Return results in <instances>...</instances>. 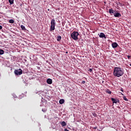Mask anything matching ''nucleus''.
<instances>
[{
  "instance_id": "6",
  "label": "nucleus",
  "mask_w": 131,
  "mask_h": 131,
  "mask_svg": "<svg viewBox=\"0 0 131 131\" xmlns=\"http://www.w3.org/2000/svg\"><path fill=\"white\" fill-rule=\"evenodd\" d=\"M99 37H100V38H106V35H105L104 33H100L99 35Z\"/></svg>"
},
{
  "instance_id": "23",
  "label": "nucleus",
  "mask_w": 131,
  "mask_h": 131,
  "mask_svg": "<svg viewBox=\"0 0 131 131\" xmlns=\"http://www.w3.org/2000/svg\"><path fill=\"white\" fill-rule=\"evenodd\" d=\"M3 29V26H0V30H2Z\"/></svg>"
},
{
  "instance_id": "4",
  "label": "nucleus",
  "mask_w": 131,
  "mask_h": 131,
  "mask_svg": "<svg viewBox=\"0 0 131 131\" xmlns=\"http://www.w3.org/2000/svg\"><path fill=\"white\" fill-rule=\"evenodd\" d=\"M22 73H23V71L21 70V69L14 70V74L15 75H21Z\"/></svg>"
},
{
  "instance_id": "28",
  "label": "nucleus",
  "mask_w": 131,
  "mask_h": 131,
  "mask_svg": "<svg viewBox=\"0 0 131 131\" xmlns=\"http://www.w3.org/2000/svg\"><path fill=\"white\" fill-rule=\"evenodd\" d=\"M67 53H68V52H67L66 53L67 54Z\"/></svg>"
},
{
  "instance_id": "19",
  "label": "nucleus",
  "mask_w": 131,
  "mask_h": 131,
  "mask_svg": "<svg viewBox=\"0 0 131 131\" xmlns=\"http://www.w3.org/2000/svg\"><path fill=\"white\" fill-rule=\"evenodd\" d=\"M106 93L111 95V94H112V92L110 90H107Z\"/></svg>"
},
{
  "instance_id": "5",
  "label": "nucleus",
  "mask_w": 131,
  "mask_h": 131,
  "mask_svg": "<svg viewBox=\"0 0 131 131\" xmlns=\"http://www.w3.org/2000/svg\"><path fill=\"white\" fill-rule=\"evenodd\" d=\"M112 48H113V49H115L118 47V44H117V43H116V42H114L112 43Z\"/></svg>"
},
{
  "instance_id": "14",
  "label": "nucleus",
  "mask_w": 131,
  "mask_h": 131,
  "mask_svg": "<svg viewBox=\"0 0 131 131\" xmlns=\"http://www.w3.org/2000/svg\"><path fill=\"white\" fill-rule=\"evenodd\" d=\"M10 5H13L14 4V0H9Z\"/></svg>"
},
{
  "instance_id": "2",
  "label": "nucleus",
  "mask_w": 131,
  "mask_h": 131,
  "mask_svg": "<svg viewBox=\"0 0 131 131\" xmlns=\"http://www.w3.org/2000/svg\"><path fill=\"white\" fill-rule=\"evenodd\" d=\"M78 35H79V33L75 31L73 32L71 34L72 38L74 40H77V39H78Z\"/></svg>"
},
{
  "instance_id": "18",
  "label": "nucleus",
  "mask_w": 131,
  "mask_h": 131,
  "mask_svg": "<svg viewBox=\"0 0 131 131\" xmlns=\"http://www.w3.org/2000/svg\"><path fill=\"white\" fill-rule=\"evenodd\" d=\"M9 22L10 23H11V24H13V23H14V20H13V19H10L9 20Z\"/></svg>"
},
{
  "instance_id": "16",
  "label": "nucleus",
  "mask_w": 131,
  "mask_h": 131,
  "mask_svg": "<svg viewBox=\"0 0 131 131\" xmlns=\"http://www.w3.org/2000/svg\"><path fill=\"white\" fill-rule=\"evenodd\" d=\"M123 100H124V101H126V102H127V101H128V99H127V98H126V97H125V96H124L123 97Z\"/></svg>"
},
{
  "instance_id": "1",
  "label": "nucleus",
  "mask_w": 131,
  "mask_h": 131,
  "mask_svg": "<svg viewBox=\"0 0 131 131\" xmlns=\"http://www.w3.org/2000/svg\"><path fill=\"white\" fill-rule=\"evenodd\" d=\"M124 74L123 70L119 67H115L113 72V75L116 77H120Z\"/></svg>"
},
{
  "instance_id": "22",
  "label": "nucleus",
  "mask_w": 131,
  "mask_h": 131,
  "mask_svg": "<svg viewBox=\"0 0 131 131\" xmlns=\"http://www.w3.org/2000/svg\"><path fill=\"white\" fill-rule=\"evenodd\" d=\"M81 83H82L83 84H84V83H85V81H82Z\"/></svg>"
},
{
  "instance_id": "26",
  "label": "nucleus",
  "mask_w": 131,
  "mask_h": 131,
  "mask_svg": "<svg viewBox=\"0 0 131 131\" xmlns=\"http://www.w3.org/2000/svg\"><path fill=\"white\" fill-rule=\"evenodd\" d=\"M121 91L123 92V89H121Z\"/></svg>"
},
{
  "instance_id": "15",
  "label": "nucleus",
  "mask_w": 131,
  "mask_h": 131,
  "mask_svg": "<svg viewBox=\"0 0 131 131\" xmlns=\"http://www.w3.org/2000/svg\"><path fill=\"white\" fill-rule=\"evenodd\" d=\"M20 28H21V29L23 30H26V29L25 28V27L23 25H21L20 26Z\"/></svg>"
},
{
  "instance_id": "8",
  "label": "nucleus",
  "mask_w": 131,
  "mask_h": 131,
  "mask_svg": "<svg viewBox=\"0 0 131 131\" xmlns=\"http://www.w3.org/2000/svg\"><path fill=\"white\" fill-rule=\"evenodd\" d=\"M47 82L48 84H52V83H53V81L51 79L49 78L47 79Z\"/></svg>"
},
{
  "instance_id": "27",
  "label": "nucleus",
  "mask_w": 131,
  "mask_h": 131,
  "mask_svg": "<svg viewBox=\"0 0 131 131\" xmlns=\"http://www.w3.org/2000/svg\"><path fill=\"white\" fill-rule=\"evenodd\" d=\"M94 128H95V129H96L97 128V127H95Z\"/></svg>"
},
{
  "instance_id": "9",
  "label": "nucleus",
  "mask_w": 131,
  "mask_h": 131,
  "mask_svg": "<svg viewBox=\"0 0 131 131\" xmlns=\"http://www.w3.org/2000/svg\"><path fill=\"white\" fill-rule=\"evenodd\" d=\"M111 100L113 102V103H115V104H117L118 102H119L118 100H117V99H114V98H111Z\"/></svg>"
},
{
  "instance_id": "21",
  "label": "nucleus",
  "mask_w": 131,
  "mask_h": 131,
  "mask_svg": "<svg viewBox=\"0 0 131 131\" xmlns=\"http://www.w3.org/2000/svg\"><path fill=\"white\" fill-rule=\"evenodd\" d=\"M89 71H90V72H93V69H90Z\"/></svg>"
},
{
  "instance_id": "25",
  "label": "nucleus",
  "mask_w": 131,
  "mask_h": 131,
  "mask_svg": "<svg viewBox=\"0 0 131 131\" xmlns=\"http://www.w3.org/2000/svg\"><path fill=\"white\" fill-rule=\"evenodd\" d=\"M119 6H121V5H122L121 3H119Z\"/></svg>"
},
{
  "instance_id": "17",
  "label": "nucleus",
  "mask_w": 131,
  "mask_h": 131,
  "mask_svg": "<svg viewBox=\"0 0 131 131\" xmlns=\"http://www.w3.org/2000/svg\"><path fill=\"white\" fill-rule=\"evenodd\" d=\"M4 53H5V51H4L3 50L1 49L0 50V55H3Z\"/></svg>"
},
{
  "instance_id": "11",
  "label": "nucleus",
  "mask_w": 131,
  "mask_h": 131,
  "mask_svg": "<svg viewBox=\"0 0 131 131\" xmlns=\"http://www.w3.org/2000/svg\"><path fill=\"white\" fill-rule=\"evenodd\" d=\"M109 13L110 14H114V10H113V9H109Z\"/></svg>"
},
{
  "instance_id": "24",
  "label": "nucleus",
  "mask_w": 131,
  "mask_h": 131,
  "mask_svg": "<svg viewBox=\"0 0 131 131\" xmlns=\"http://www.w3.org/2000/svg\"><path fill=\"white\" fill-rule=\"evenodd\" d=\"M64 131H69V130H68L67 128H65Z\"/></svg>"
},
{
  "instance_id": "12",
  "label": "nucleus",
  "mask_w": 131,
  "mask_h": 131,
  "mask_svg": "<svg viewBox=\"0 0 131 131\" xmlns=\"http://www.w3.org/2000/svg\"><path fill=\"white\" fill-rule=\"evenodd\" d=\"M61 124L62 126H66L67 125L66 122H65V121L61 122Z\"/></svg>"
},
{
  "instance_id": "13",
  "label": "nucleus",
  "mask_w": 131,
  "mask_h": 131,
  "mask_svg": "<svg viewBox=\"0 0 131 131\" xmlns=\"http://www.w3.org/2000/svg\"><path fill=\"white\" fill-rule=\"evenodd\" d=\"M61 39H62V37L61 36H58L57 39V41H60Z\"/></svg>"
},
{
  "instance_id": "3",
  "label": "nucleus",
  "mask_w": 131,
  "mask_h": 131,
  "mask_svg": "<svg viewBox=\"0 0 131 131\" xmlns=\"http://www.w3.org/2000/svg\"><path fill=\"white\" fill-rule=\"evenodd\" d=\"M56 25V20L54 19L51 20V27L50 29V31H53L55 30V26Z\"/></svg>"
},
{
  "instance_id": "20",
  "label": "nucleus",
  "mask_w": 131,
  "mask_h": 131,
  "mask_svg": "<svg viewBox=\"0 0 131 131\" xmlns=\"http://www.w3.org/2000/svg\"><path fill=\"white\" fill-rule=\"evenodd\" d=\"M127 57L128 60H129L130 58L131 57V56L129 55H127Z\"/></svg>"
},
{
  "instance_id": "7",
  "label": "nucleus",
  "mask_w": 131,
  "mask_h": 131,
  "mask_svg": "<svg viewBox=\"0 0 131 131\" xmlns=\"http://www.w3.org/2000/svg\"><path fill=\"white\" fill-rule=\"evenodd\" d=\"M114 17H121V14L118 12L114 13Z\"/></svg>"
},
{
  "instance_id": "10",
  "label": "nucleus",
  "mask_w": 131,
  "mask_h": 131,
  "mask_svg": "<svg viewBox=\"0 0 131 131\" xmlns=\"http://www.w3.org/2000/svg\"><path fill=\"white\" fill-rule=\"evenodd\" d=\"M64 102H65V100H64V99H60V100H59V104H64Z\"/></svg>"
}]
</instances>
